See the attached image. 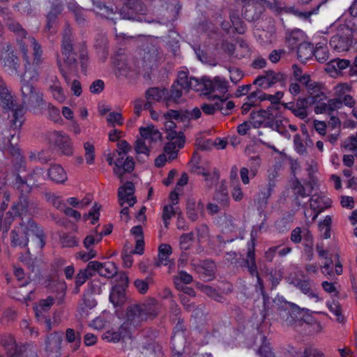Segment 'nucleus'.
<instances>
[{"instance_id": "nucleus-51", "label": "nucleus", "mask_w": 357, "mask_h": 357, "mask_svg": "<svg viewBox=\"0 0 357 357\" xmlns=\"http://www.w3.org/2000/svg\"><path fill=\"white\" fill-rule=\"evenodd\" d=\"M219 99V111L224 115H228L229 111L234 108V102L233 101H227L228 96H222V97L217 96Z\"/></svg>"}, {"instance_id": "nucleus-43", "label": "nucleus", "mask_w": 357, "mask_h": 357, "mask_svg": "<svg viewBox=\"0 0 357 357\" xmlns=\"http://www.w3.org/2000/svg\"><path fill=\"white\" fill-rule=\"evenodd\" d=\"M96 305V301L90 296H84L79 304V312L83 317L87 315L88 310L93 308Z\"/></svg>"}, {"instance_id": "nucleus-16", "label": "nucleus", "mask_w": 357, "mask_h": 357, "mask_svg": "<svg viewBox=\"0 0 357 357\" xmlns=\"http://www.w3.org/2000/svg\"><path fill=\"white\" fill-rule=\"evenodd\" d=\"M184 330L183 320L178 317V322L174 328V335L172 337V349L175 353L174 357H181L182 356V350L185 343Z\"/></svg>"}, {"instance_id": "nucleus-7", "label": "nucleus", "mask_w": 357, "mask_h": 357, "mask_svg": "<svg viewBox=\"0 0 357 357\" xmlns=\"http://www.w3.org/2000/svg\"><path fill=\"white\" fill-rule=\"evenodd\" d=\"M1 344L5 348L8 357H38L36 349L31 344L17 345L10 335L1 337Z\"/></svg>"}, {"instance_id": "nucleus-46", "label": "nucleus", "mask_w": 357, "mask_h": 357, "mask_svg": "<svg viewBox=\"0 0 357 357\" xmlns=\"http://www.w3.org/2000/svg\"><path fill=\"white\" fill-rule=\"evenodd\" d=\"M16 216L13 211H10L6 213L4 215L3 211L0 210V230L2 231H7L10 225L14 220V217Z\"/></svg>"}, {"instance_id": "nucleus-26", "label": "nucleus", "mask_w": 357, "mask_h": 357, "mask_svg": "<svg viewBox=\"0 0 357 357\" xmlns=\"http://www.w3.org/2000/svg\"><path fill=\"white\" fill-rule=\"evenodd\" d=\"M142 273V277L134 281V286L139 294H145L147 293L149 286L155 282L154 274L152 271L147 272L146 269H143Z\"/></svg>"}, {"instance_id": "nucleus-22", "label": "nucleus", "mask_w": 357, "mask_h": 357, "mask_svg": "<svg viewBox=\"0 0 357 357\" xmlns=\"http://www.w3.org/2000/svg\"><path fill=\"white\" fill-rule=\"evenodd\" d=\"M331 200L324 195H314L310 199V208L314 212L312 217L314 221L324 209L331 206Z\"/></svg>"}, {"instance_id": "nucleus-54", "label": "nucleus", "mask_w": 357, "mask_h": 357, "mask_svg": "<svg viewBox=\"0 0 357 357\" xmlns=\"http://www.w3.org/2000/svg\"><path fill=\"white\" fill-rule=\"evenodd\" d=\"M332 223V218L330 215L325 217L324 221L319 223V230L323 232L322 236L328 239L331 237V226Z\"/></svg>"}, {"instance_id": "nucleus-21", "label": "nucleus", "mask_w": 357, "mask_h": 357, "mask_svg": "<svg viewBox=\"0 0 357 357\" xmlns=\"http://www.w3.org/2000/svg\"><path fill=\"white\" fill-rule=\"evenodd\" d=\"M300 276L303 277L301 274H295L294 275H291L288 278V280L290 284H292L298 288L303 294H307L309 297L315 298L316 301H319V296L311 289L310 281L308 280L301 278Z\"/></svg>"}, {"instance_id": "nucleus-4", "label": "nucleus", "mask_w": 357, "mask_h": 357, "mask_svg": "<svg viewBox=\"0 0 357 357\" xmlns=\"http://www.w3.org/2000/svg\"><path fill=\"white\" fill-rule=\"evenodd\" d=\"M26 77H27L24 75L21 79L22 105L36 114H41L47 106L44 95L36 85L27 81Z\"/></svg>"}, {"instance_id": "nucleus-60", "label": "nucleus", "mask_w": 357, "mask_h": 357, "mask_svg": "<svg viewBox=\"0 0 357 357\" xmlns=\"http://www.w3.org/2000/svg\"><path fill=\"white\" fill-rule=\"evenodd\" d=\"M194 239V233L190 232L188 234H183L180 236V245L181 248L184 250H187L191 245L192 241Z\"/></svg>"}, {"instance_id": "nucleus-8", "label": "nucleus", "mask_w": 357, "mask_h": 357, "mask_svg": "<svg viewBox=\"0 0 357 357\" xmlns=\"http://www.w3.org/2000/svg\"><path fill=\"white\" fill-rule=\"evenodd\" d=\"M0 63L5 70L10 73H18L20 67L19 59L15 54L10 43H1Z\"/></svg>"}, {"instance_id": "nucleus-15", "label": "nucleus", "mask_w": 357, "mask_h": 357, "mask_svg": "<svg viewBox=\"0 0 357 357\" xmlns=\"http://www.w3.org/2000/svg\"><path fill=\"white\" fill-rule=\"evenodd\" d=\"M51 140L61 154L67 156L73 155V143L68 135L63 132L55 131L51 135Z\"/></svg>"}, {"instance_id": "nucleus-30", "label": "nucleus", "mask_w": 357, "mask_h": 357, "mask_svg": "<svg viewBox=\"0 0 357 357\" xmlns=\"http://www.w3.org/2000/svg\"><path fill=\"white\" fill-rule=\"evenodd\" d=\"M7 27L9 31H12L17 38V43L20 49V44L24 40L28 38H33L31 36H28L26 31L22 27V26L17 21L10 20L7 22Z\"/></svg>"}, {"instance_id": "nucleus-29", "label": "nucleus", "mask_w": 357, "mask_h": 357, "mask_svg": "<svg viewBox=\"0 0 357 357\" xmlns=\"http://www.w3.org/2000/svg\"><path fill=\"white\" fill-rule=\"evenodd\" d=\"M126 288L113 286L109 294V301L114 307H121L126 302Z\"/></svg>"}, {"instance_id": "nucleus-3", "label": "nucleus", "mask_w": 357, "mask_h": 357, "mask_svg": "<svg viewBox=\"0 0 357 357\" xmlns=\"http://www.w3.org/2000/svg\"><path fill=\"white\" fill-rule=\"evenodd\" d=\"M74 45V38L71 30L66 27L63 31L61 48L63 63H62L61 60L58 59L57 64L67 83L70 81L69 75L75 73L77 70V53L75 51Z\"/></svg>"}, {"instance_id": "nucleus-57", "label": "nucleus", "mask_w": 357, "mask_h": 357, "mask_svg": "<svg viewBox=\"0 0 357 357\" xmlns=\"http://www.w3.org/2000/svg\"><path fill=\"white\" fill-rule=\"evenodd\" d=\"M84 149L85 151L84 157H85L86 163L89 165L93 164L94 162V160H95L94 146L89 142H86L84 144Z\"/></svg>"}, {"instance_id": "nucleus-31", "label": "nucleus", "mask_w": 357, "mask_h": 357, "mask_svg": "<svg viewBox=\"0 0 357 357\" xmlns=\"http://www.w3.org/2000/svg\"><path fill=\"white\" fill-rule=\"evenodd\" d=\"M172 254V247L168 244H162L158 248V259L155 262L156 266H172L169 256Z\"/></svg>"}, {"instance_id": "nucleus-38", "label": "nucleus", "mask_w": 357, "mask_h": 357, "mask_svg": "<svg viewBox=\"0 0 357 357\" xmlns=\"http://www.w3.org/2000/svg\"><path fill=\"white\" fill-rule=\"evenodd\" d=\"M145 95L147 100H151L158 102L161 101L162 100L166 101V96L168 95V90L165 89L153 87L149 89L146 91Z\"/></svg>"}, {"instance_id": "nucleus-9", "label": "nucleus", "mask_w": 357, "mask_h": 357, "mask_svg": "<svg viewBox=\"0 0 357 357\" xmlns=\"http://www.w3.org/2000/svg\"><path fill=\"white\" fill-rule=\"evenodd\" d=\"M146 12V7L142 0H126L124 6L119 11L122 19L132 20L142 22Z\"/></svg>"}, {"instance_id": "nucleus-35", "label": "nucleus", "mask_w": 357, "mask_h": 357, "mask_svg": "<svg viewBox=\"0 0 357 357\" xmlns=\"http://www.w3.org/2000/svg\"><path fill=\"white\" fill-rule=\"evenodd\" d=\"M139 132L143 140L149 139L151 142H156L162 137V134L153 126L141 127Z\"/></svg>"}, {"instance_id": "nucleus-14", "label": "nucleus", "mask_w": 357, "mask_h": 357, "mask_svg": "<svg viewBox=\"0 0 357 357\" xmlns=\"http://www.w3.org/2000/svg\"><path fill=\"white\" fill-rule=\"evenodd\" d=\"M146 315L143 312V310L140 304H135L130 305L126 310V319L123 324H127V329L130 330L140 326L143 322L146 321Z\"/></svg>"}, {"instance_id": "nucleus-1", "label": "nucleus", "mask_w": 357, "mask_h": 357, "mask_svg": "<svg viewBox=\"0 0 357 357\" xmlns=\"http://www.w3.org/2000/svg\"><path fill=\"white\" fill-rule=\"evenodd\" d=\"M264 299V319L269 318L280 321L285 326H292L301 322H309L310 317H305L308 310L301 309L294 303L287 302L282 297L276 296L271 299L262 292Z\"/></svg>"}, {"instance_id": "nucleus-28", "label": "nucleus", "mask_w": 357, "mask_h": 357, "mask_svg": "<svg viewBox=\"0 0 357 357\" xmlns=\"http://www.w3.org/2000/svg\"><path fill=\"white\" fill-rule=\"evenodd\" d=\"M63 341L62 333L54 332L49 335L45 340V351L47 353H58Z\"/></svg>"}, {"instance_id": "nucleus-53", "label": "nucleus", "mask_w": 357, "mask_h": 357, "mask_svg": "<svg viewBox=\"0 0 357 357\" xmlns=\"http://www.w3.org/2000/svg\"><path fill=\"white\" fill-rule=\"evenodd\" d=\"M313 55L320 63H325L329 59V53L326 46L317 45L314 49Z\"/></svg>"}, {"instance_id": "nucleus-45", "label": "nucleus", "mask_w": 357, "mask_h": 357, "mask_svg": "<svg viewBox=\"0 0 357 357\" xmlns=\"http://www.w3.org/2000/svg\"><path fill=\"white\" fill-rule=\"evenodd\" d=\"M95 274L96 269H79L75 278L76 293L79 291L78 288Z\"/></svg>"}, {"instance_id": "nucleus-33", "label": "nucleus", "mask_w": 357, "mask_h": 357, "mask_svg": "<svg viewBox=\"0 0 357 357\" xmlns=\"http://www.w3.org/2000/svg\"><path fill=\"white\" fill-rule=\"evenodd\" d=\"M261 94L262 91L259 90L250 93V95L246 97L245 101L241 107L242 114H247L252 107L256 106L258 102L263 101Z\"/></svg>"}, {"instance_id": "nucleus-61", "label": "nucleus", "mask_w": 357, "mask_h": 357, "mask_svg": "<svg viewBox=\"0 0 357 357\" xmlns=\"http://www.w3.org/2000/svg\"><path fill=\"white\" fill-rule=\"evenodd\" d=\"M117 148L114 152L118 155V157H125L131 149V146L126 140H120L117 143Z\"/></svg>"}, {"instance_id": "nucleus-37", "label": "nucleus", "mask_w": 357, "mask_h": 357, "mask_svg": "<svg viewBox=\"0 0 357 357\" xmlns=\"http://www.w3.org/2000/svg\"><path fill=\"white\" fill-rule=\"evenodd\" d=\"M204 205L201 202L196 203L195 200H188L187 203L186 210L188 219L192 222L198 219L199 211L203 210Z\"/></svg>"}, {"instance_id": "nucleus-13", "label": "nucleus", "mask_w": 357, "mask_h": 357, "mask_svg": "<svg viewBox=\"0 0 357 357\" xmlns=\"http://www.w3.org/2000/svg\"><path fill=\"white\" fill-rule=\"evenodd\" d=\"M252 276H256L257 283L262 291L264 280L269 281L273 286H276L282 278V273L278 269H248Z\"/></svg>"}, {"instance_id": "nucleus-25", "label": "nucleus", "mask_w": 357, "mask_h": 357, "mask_svg": "<svg viewBox=\"0 0 357 357\" xmlns=\"http://www.w3.org/2000/svg\"><path fill=\"white\" fill-rule=\"evenodd\" d=\"M204 86L206 92L218 91L225 96V94L227 92L228 82L224 78L215 77L213 79H207V80H204Z\"/></svg>"}, {"instance_id": "nucleus-49", "label": "nucleus", "mask_w": 357, "mask_h": 357, "mask_svg": "<svg viewBox=\"0 0 357 357\" xmlns=\"http://www.w3.org/2000/svg\"><path fill=\"white\" fill-rule=\"evenodd\" d=\"M304 41V33L300 30L292 31L288 37L289 45L291 50H295L299 43Z\"/></svg>"}, {"instance_id": "nucleus-62", "label": "nucleus", "mask_w": 357, "mask_h": 357, "mask_svg": "<svg viewBox=\"0 0 357 357\" xmlns=\"http://www.w3.org/2000/svg\"><path fill=\"white\" fill-rule=\"evenodd\" d=\"M176 142H169L165 144L164 151L165 154L169 155V160H172L177 158L178 151L176 150Z\"/></svg>"}, {"instance_id": "nucleus-64", "label": "nucleus", "mask_w": 357, "mask_h": 357, "mask_svg": "<svg viewBox=\"0 0 357 357\" xmlns=\"http://www.w3.org/2000/svg\"><path fill=\"white\" fill-rule=\"evenodd\" d=\"M230 20L231 22V24L234 29H236V32H238L240 34H242L245 31V29L243 26V23L241 21V19L238 14L235 13H232L230 14Z\"/></svg>"}, {"instance_id": "nucleus-32", "label": "nucleus", "mask_w": 357, "mask_h": 357, "mask_svg": "<svg viewBox=\"0 0 357 357\" xmlns=\"http://www.w3.org/2000/svg\"><path fill=\"white\" fill-rule=\"evenodd\" d=\"M323 86L321 83L317 82H312L307 87H306L309 96L308 98H311L312 100H315L316 102L326 99V96L322 91Z\"/></svg>"}, {"instance_id": "nucleus-2", "label": "nucleus", "mask_w": 357, "mask_h": 357, "mask_svg": "<svg viewBox=\"0 0 357 357\" xmlns=\"http://www.w3.org/2000/svg\"><path fill=\"white\" fill-rule=\"evenodd\" d=\"M20 50L24 61V76L29 79L37 78L43 62L41 46L34 38H28L21 43Z\"/></svg>"}, {"instance_id": "nucleus-56", "label": "nucleus", "mask_w": 357, "mask_h": 357, "mask_svg": "<svg viewBox=\"0 0 357 357\" xmlns=\"http://www.w3.org/2000/svg\"><path fill=\"white\" fill-rule=\"evenodd\" d=\"M112 282L114 283V286H120L126 288L128 284V277L125 272L117 271L114 275Z\"/></svg>"}, {"instance_id": "nucleus-63", "label": "nucleus", "mask_w": 357, "mask_h": 357, "mask_svg": "<svg viewBox=\"0 0 357 357\" xmlns=\"http://www.w3.org/2000/svg\"><path fill=\"white\" fill-rule=\"evenodd\" d=\"M189 79L188 74L185 71H181L178 74L177 80L174 82L178 86L183 89L188 90Z\"/></svg>"}, {"instance_id": "nucleus-18", "label": "nucleus", "mask_w": 357, "mask_h": 357, "mask_svg": "<svg viewBox=\"0 0 357 357\" xmlns=\"http://www.w3.org/2000/svg\"><path fill=\"white\" fill-rule=\"evenodd\" d=\"M135 167V162L130 156L118 157L114 162L113 169L114 174L123 181L124 174L132 172Z\"/></svg>"}, {"instance_id": "nucleus-19", "label": "nucleus", "mask_w": 357, "mask_h": 357, "mask_svg": "<svg viewBox=\"0 0 357 357\" xmlns=\"http://www.w3.org/2000/svg\"><path fill=\"white\" fill-rule=\"evenodd\" d=\"M46 84L52 94L53 98L59 102H63L66 100V96L61 83L54 73L49 72L46 77Z\"/></svg>"}, {"instance_id": "nucleus-34", "label": "nucleus", "mask_w": 357, "mask_h": 357, "mask_svg": "<svg viewBox=\"0 0 357 357\" xmlns=\"http://www.w3.org/2000/svg\"><path fill=\"white\" fill-rule=\"evenodd\" d=\"M48 176L54 182L63 183L67 180V175L63 168L59 165H54L48 170Z\"/></svg>"}, {"instance_id": "nucleus-47", "label": "nucleus", "mask_w": 357, "mask_h": 357, "mask_svg": "<svg viewBox=\"0 0 357 357\" xmlns=\"http://www.w3.org/2000/svg\"><path fill=\"white\" fill-rule=\"evenodd\" d=\"M265 127L268 128L275 126L276 120L279 117V112L278 109L273 107H268L266 109H265Z\"/></svg>"}, {"instance_id": "nucleus-40", "label": "nucleus", "mask_w": 357, "mask_h": 357, "mask_svg": "<svg viewBox=\"0 0 357 357\" xmlns=\"http://www.w3.org/2000/svg\"><path fill=\"white\" fill-rule=\"evenodd\" d=\"M255 238L252 234H251V239L248 243V252L246 259L245 260L247 268H257V264L255 262Z\"/></svg>"}, {"instance_id": "nucleus-27", "label": "nucleus", "mask_w": 357, "mask_h": 357, "mask_svg": "<svg viewBox=\"0 0 357 357\" xmlns=\"http://www.w3.org/2000/svg\"><path fill=\"white\" fill-rule=\"evenodd\" d=\"M127 324H123L116 331H107L102 337L108 342H118L121 339L130 338V330L127 329Z\"/></svg>"}, {"instance_id": "nucleus-17", "label": "nucleus", "mask_w": 357, "mask_h": 357, "mask_svg": "<svg viewBox=\"0 0 357 357\" xmlns=\"http://www.w3.org/2000/svg\"><path fill=\"white\" fill-rule=\"evenodd\" d=\"M12 127L13 128L14 133H11L9 130L5 129L0 134V150H8L11 154H15L19 150L17 147L18 136L15 137L16 129L13 126Z\"/></svg>"}, {"instance_id": "nucleus-24", "label": "nucleus", "mask_w": 357, "mask_h": 357, "mask_svg": "<svg viewBox=\"0 0 357 357\" xmlns=\"http://www.w3.org/2000/svg\"><path fill=\"white\" fill-rule=\"evenodd\" d=\"M352 45L351 34L337 33L331 37L330 40L331 47L337 52H345L349 50Z\"/></svg>"}, {"instance_id": "nucleus-52", "label": "nucleus", "mask_w": 357, "mask_h": 357, "mask_svg": "<svg viewBox=\"0 0 357 357\" xmlns=\"http://www.w3.org/2000/svg\"><path fill=\"white\" fill-rule=\"evenodd\" d=\"M265 109H260L257 112H252L250 114V119H252V124L254 128H258L261 126H265Z\"/></svg>"}, {"instance_id": "nucleus-39", "label": "nucleus", "mask_w": 357, "mask_h": 357, "mask_svg": "<svg viewBox=\"0 0 357 357\" xmlns=\"http://www.w3.org/2000/svg\"><path fill=\"white\" fill-rule=\"evenodd\" d=\"M181 88L178 86V84L174 83L169 90L168 91V95L166 96V105L169 107L171 102L176 104L180 103V98L182 96L183 91Z\"/></svg>"}, {"instance_id": "nucleus-11", "label": "nucleus", "mask_w": 357, "mask_h": 357, "mask_svg": "<svg viewBox=\"0 0 357 357\" xmlns=\"http://www.w3.org/2000/svg\"><path fill=\"white\" fill-rule=\"evenodd\" d=\"M45 180L44 171L41 168H36L30 173L26 181H24L22 177L17 176L16 178L15 184L18 190L21 192H29L31 190L30 185L38 186Z\"/></svg>"}, {"instance_id": "nucleus-36", "label": "nucleus", "mask_w": 357, "mask_h": 357, "mask_svg": "<svg viewBox=\"0 0 357 357\" xmlns=\"http://www.w3.org/2000/svg\"><path fill=\"white\" fill-rule=\"evenodd\" d=\"M295 50L297 51L298 58L303 61L313 56L314 47L310 43L301 42Z\"/></svg>"}, {"instance_id": "nucleus-48", "label": "nucleus", "mask_w": 357, "mask_h": 357, "mask_svg": "<svg viewBox=\"0 0 357 357\" xmlns=\"http://www.w3.org/2000/svg\"><path fill=\"white\" fill-rule=\"evenodd\" d=\"M215 199L222 206H228L229 197L227 189L224 183H222L215 194Z\"/></svg>"}, {"instance_id": "nucleus-20", "label": "nucleus", "mask_w": 357, "mask_h": 357, "mask_svg": "<svg viewBox=\"0 0 357 357\" xmlns=\"http://www.w3.org/2000/svg\"><path fill=\"white\" fill-rule=\"evenodd\" d=\"M135 185L132 182L128 181L118 190V197L119 204L123 206L128 203L130 206H132L136 202V198L134 196Z\"/></svg>"}, {"instance_id": "nucleus-44", "label": "nucleus", "mask_w": 357, "mask_h": 357, "mask_svg": "<svg viewBox=\"0 0 357 357\" xmlns=\"http://www.w3.org/2000/svg\"><path fill=\"white\" fill-rule=\"evenodd\" d=\"M166 138L169 142H176L177 147L181 149L185 144V135L183 132H177L175 129L166 132Z\"/></svg>"}, {"instance_id": "nucleus-6", "label": "nucleus", "mask_w": 357, "mask_h": 357, "mask_svg": "<svg viewBox=\"0 0 357 357\" xmlns=\"http://www.w3.org/2000/svg\"><path fill=\"white\" fill-rule=\"evenodd\" d=\"M0 106L4 109L12 112V126L19 129L24 122V110L22 108H15L16 104L10 91L4 81L0 77Z\"/></svg>"}, {"instance_id": "nucleus-12", "label": "nucleus", "mask_w": 357, "mask_h": 357, "mask_svg": "<svg viewBox=\"0 0 357 357\" xmlns=\"http://www.w3.org/2000/svg\"><path fill=\"white\" fill-rule=\"evenodd\" d=\"M287 79V75L284 73L268 70L265 71L264 75L258 76L253 84H258L264 89L271 87L277 83H280L282 86L284 87Z\"/></svg>"}, {"instance_id": "nucleus-23", "label": "nucleus", "mask_w": 357, "mask_h": 357, "mask_svg": "<svg viewBox=\"0 0 357 357\" xmlns=\"http://www.w3.org/2000/svg\"><path fill=\"white\" fill-rule=\"evenodd\" d=\"M22 195L19 202L12 206L11 209L15 215H20L23 213H31L37 208V204L29 200L26 195Z\"/></svg>"}, {"instance_id": "nucleus-59", "label": "nucleus", "mask_w": 357, "mask_h": 357, "mask_svg": "<svg viewBox=\"0 0 357 357\" xmlns=\"http://www.w3.org/2000/svg\"><path fill=\"white\" fill-rule=\"evenodd\" d=\"M47 109V117L54 122H59L61 120V115L59 110L54 107L50 103H47L46 107L44 110Z\"/></svg>"}, {"instance_id": "nucleus-50", "label": "nucleus", "mask_w": 357, "mask_h": 357, "mask_svg": "<svg viewBox=\"0 0 357 357\" xmlns=\"http://www.w3.org/2000/svg\"><path fill=\"white\" fill-rule=\"evenodd\" d=\"M66 339L69 343H75L74 350L77 349L81 344L82 336L79 332H75L73 328H68L66 331Z\"/></svg>"}, {"instance_id": "nucleus-41", "label": "nucleus", "mask_w": 357, "mask_h": 357, "mask_svg": "<svg viewBox=\"0 0 357 357\" xmlns=\"http://www.w3.org/2000/svg\"><path fill=\"white\" fill-rule=\"evenodd\" d=\"M142 354L144 357H161V348L159 345H155L153 342H150L146 345L142 347Z\"/></svg>"}, {"instance_id": "nucleus-58", "label": "nucleus", "mask_w": 357, "mask_h": 357, "mask_svg": "<svg viewBox=\"0 0 357 357\" xmlns=\"http://www.w3.org/2000/svg\"><path fill=\"white\" fill-rule=\"evenodd\" d=\"M185 114V110H174L169 109L166 113L163 114V117L165 119H175V120H181L182 122H185L183 116Z\"/></svg>"}, {"instance_id": "nucleus-42", "label": "nucleus", "mask_w": 357, "mask_h": 357, "mask_svg": "<svg viewBox=\"0 0 357 357\" xmlns=\"http://www.w3.org/2000/svg\"><path fill=\"white\" fill-rule=\"evenodd\" d=\"M143 312L146 315V319H153L158 314V305L157 301L155 299H152L149 303L140 304Z\"/></svg>"}, {"instance_id": "nucleus-5", "label": "nucleus", "mask_w": 357, "mask_h": 357, "mask_svg": "<svg viewBox=\"0 0 357 357\" xmlns=\"http://www.w3.org/2000/svg\"><path fill=\"white\" fill-rule=\"evenodd\" d=\"M29 235L35 236L38 246L43 248L45 244L43 231L31 219L23 221L11 231V243L14 246L25 247L27 245Z\"/></svg>"}, {"instance_id": "nucleus-10", "label": "nucleus", "mask_w": 357, "mask_h": 357, "mask_svg": "<svg viewBox=\"0 0 357 357\" xmlns=\"http://www.w3.org/2000/svg\"><path fill=\"white\" fill-rule=\"evenodd\" d=\"M243 5L242 14L245 19L252 22L259 18L265 6L270 3L266 0H241Z\"/></svg>"}, {"instance_id": "nucleus-55", "label": "nucleus", "mask_w": 357, "mask_h": 357, "mask_svg": "<svg viewBox=\"0 0 357 357\" xmlns=\"http://www.w3.org/2000/svg\"><path fill=\"white\" fill-rule=\"evenodd\" d=\"M60 238L62 247L72 248L78 244V241L76 239L75 236L70 234L63 233L60 236Z\"/></svg>"}]
</instances>
